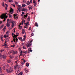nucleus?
<instances>
[{
  "label": "nucleus",
  "instance_id": "nucleus-1",
  "mask_svg": "<svg viewBox=\"0 0 75 75\" xmlns=\"http://www.w3.org/2000/svg\"><path fill=\"white\" fill-rule=\"evenodd\" d=\"M33 39H30L29 40L28 42H26L25 44L26 46L28 47H30L32 45V42H33Z\"/></svg>",
  "mask_w": 75,
  "mask_h": 75
},
{
  "label": "nucleus",
  "instance_id": "nucleus-2",
  "mask_svg": "<svg viewBox=\"0 0 75 75\" xmlns=\"http://www.w3.org/2000/svg\"><path fill=\"white\" fill-rule=\"evenodd\" d=\"M0 17L1 18H2V19H3V18H4V20L3 21L4 22H5L6 21V19L5 14H2L1 15V16H0Z\"/></svg>",
  "mask_w": 75,
  "mask_h": 75
},
{
  "label": "nucleus",
  "instance_id": "nucleus-3",
  "mask_svg": "<svg viewBox=\"0 0 75 75\" xmlns=\"http://www.w3.org/2000/svg\"><path fill=\"white\" fill-rule=\"evenodd\" d=\"M13 71V69L12 68H10L8 69H6V71L7 73H11Z\"/></svg>",
  "mask_w": 75,
  "mask_h": 75
},
{
  "label": "nucleus",
  "instance_id": "nucleus-4",
  "mask_svg": "<svg viewBox=\"0 0 75 75\" xmlns=\"http://www.w3.org/2000/svg\"><path fill=\"white\" fill-rule=\"evenodd\" d=\"M6 55L5 54L4 55H2V54H0V58L1 59H2V58H3L4 59H6Z\"/></svg>",
  "mask_w": 75,
  "mask_h": 75
},
{
  "label": "nucleus",
  "instance_id": "nucleus-5",
  "mask_svg": "<svg viewBox=\"0 0 75 75\" xmlns=\"http://www.w3.org/2000/svg\"><path fill=\"white\" fill-rule=\"evenodd\" d=\"M18 36V35H17L16 34V35H15V34H14V36L13 37V40H14V42H16V37H17Z\"/></svg>",
  "mask_w": 75,
  "mask_h": 75
},
{
  "label": "nucleus",
  "instance_id": "nucleus-6",
  "mask_svg": "<svg viewBox=\"0 0 75 75\" xmlns=\"http://www.w3.org/2000/svg\"><path fill=\"white\" fill-rule=\"evenodd\" d=\"M26 25L25 26H24V28H28V25H29V22H27V23H24V25Z\"/></svg>",
  "mask_w": 75,
  "mask_h": 75
},
{
  "label": "nucleus",
  "instance_id": "nucleus-7",
  "mask_svg": "<svg viewBox=\"0 0 75 75\" xmlns=\"http://www.w3.org/2000/svg\"><path fill=\"white\" fill-rule=\"evenodd\" d=\"M15 23V21H12L11 22L12 25H11V26L12 27V28H13L14 26V23Z\"/></svg>",
  "mask_w": 75,
  "mask_h": 75
},
{
  "label": "nucleus",
  "instance_id": "nucleus-8",
  "mask_svg": "<svg viewBox=\"0 0 75 75\" xmlns=\"http://www.w3.org/2000/svg\"><path fill=\"white\" fill-rule=\"evenodd\" d=\"M34 6H36L37 5V2L36 1L33 0V1Z\"/></svg>",
  "mask_w": 75,
  "mask_h": 75
},
{
  "label": "nucleus",
  "instance_id": "nucleus-9",
  "mask_svg": "<svg viewBox=\"0 0 75 75\" xmlns=\"http://www.w3.org/2000/svg\"><path fill=\"white\" fill-rule=\"evenodd\" d=\"M13 9L12 8H11L10 10V13L11 14H11H13Z\"/></svg>",
  "mask_w": 75,
  "mask_h": 75
},
{
  "label": "nucleus",
  "instance_id": "nucleus-10",
  "mask_svg": "<svg viewBox=\"0 0 75 75\" xmlns=\"http://www.w3.org/2000/svg\"><path fill=\"white\" fill-rule=\"evenodd\" d=\"M13 55H14V54H16L17 53V51H13Z\"/></svg>",
  "mask_w": 75,
  "mask_h": 75
},
{
  "label": "nucleus",
  "instance_id": "nucleus-11",
  "mask_svg": "<svg viewBox=\"0 0 75 75\" xmlns=\"http://www.w3.org/2000/svg\"><path fill=\"white\" fill-rule=\"evenodd\" d=\"M4 37L3 35H1V41H4V40H3V38Z\"/></svg>",
  "mask_w": 75,
  "mask_h": 75
},
{
  "label": "nucleus",
  "instance_id": "nucleus-12",
  "mask_svg": "<svg viewBox=\"0 0 75 75\" xmlns=\"http://www.w3.org/2000/svg\"><path fill=\"white\" fill-rule=\"evenodd\" d=\"M18 67V64H16L15 65V66L14 67V69H16V68H17V67Z\"/></svg>",
  "mask_w": 75,
  "mask_h": 75
},
{
  "label": "nucleus",
  "instance_id": "nucleus-13",
  "mask_svg": "<svg viewBox=\"0 0 75 75\" xmlns=\"http://www.w3.org/2000/svg\"><path fill=\"white\" fill-rule=\"evenodd\" d=\"M9 22H7L6 24V25L7 27H9V26H10V25L9 24Z\"/></svg>",
  "mask_w": 75,
  "mask_h": 75
},
{
  "label": "nucleus",
  "instance_id": "nucleus-14",
  "mask_svg": "<svg viewBox=\"0 0 75 75\" xmlns=\"http://www.w3.org/2000/svg\"><path fill=\"white\" fill-rule=\"evenodd\" d=\"M27 9L26 8H23L22 10V11H27Z\"/></svg>",
  "mask_w": 75,
  "mask_h": 75
},
{
  "label": "nucleus",
  "instance_id": "nucleus-15",
  "mask_svg": "<svg viewBox=\"0 0 75 75\" xmlns=\"http://www.w3.org/2000/svg\"><path fill=\"white\" fill-rule=\"evenodd\" d=\"M28 15L27 14L26 15H24V16H23V18H26L27 16H28Z\"/></svg>",
  "mask_w": 75,
  "mask_h": 75
},
{
  "label": "nucleus",
  "instance_id": "nucleus-16",
  "mask_svg": "<svg viewBox=\"0 0 75 75\" xmlns=\"http://www.w3.org/2000/svg\"><path fill=\"white\" fill-rule=\"evenodd\" d=\"M35 26H37V27H38V23L37 22L35 23Z\"/></svg>",
  "mask_w": 75,
  "mask_h": 75
},
{
  "label": "nucleus",
  "instance_id": "nucleus-17",
  "mask_svg": "<svg viewBox=\"0 0 75 75\" xmlns=\"http://www.w3.org/2000/svg\"><path fill=\"white\" fill-rule=\"evenodd\" d=\"M30 16H28V18H27V20L28 21H30Z\"/></svg>",
  "mask_w": 75,
  "mask_h": 75
},
{
  "label": "nucleus",
  "instance_id": "nucleus-18",
  "mask_svg": "<svg viewBox=\"0 0 75 75\" xmlns=\"http://www.w3.org/2000/svg\"><path fill=\"white\" fill-rule=\"evenodd\" d=\"M6 26H4V28L3 29V31H4V32H5V30L6 29Z\"/></svg>",
  "mask_w": 75,
  "mask_h": 75
},
{
  "label": "nucleus",
  "instance_id": "nucleus-19",
  "mask_svg": "<svg viewBox=\"0 0 75 75\" xmlns=\"http://www.w3.org/2000/svg\"><path fill=\"white\" fill-rule=\"evenodd\" d=\"M28 7L29 8V10H32V8L30 6H28Z\"/></svg>",
  "mask_w": 75,
  "mask_h": 75
},
{
  "label": "nucleus",
  "instance_id": "nucleus-20",
  "mask_svg": "<svg viewBox=\"0 0 75 75\" xmlns=\"http://www.w3.org/2000/svg\"><path fill=\"white\" fill-rule=\"evenodd\" d=\"M22 6L23 7H25L26 6V5L25 4H23L22 5Z\"/></svg>",
  "mask_w": 75,
  "mask_h": 75
},
{
  "label": "nucleus",
  "instance_id": "nucleus-21",
  "mask_svg": "<svg viewBox=\"0 0 75 75\" xmlns=\"http://www.w3.org/2000/svg\"><path fill=\"white\" fill-rule=\"evenodd\" d=\"M24 70L25 71L26 73H28V70L26 69V68H25L24 69Z\"/></svg>",
  "mask_w": 75,
  "mask_h": 75
},
{
  "label": "nucleus",
  "instance_id": "nucleus-22",
  "mask_svg": "<svg viewBox=\"0 0 75 75\" xmlns=\"http://www.w3.org/2000/svg\"><path fill=\"white\" fill-rule=\"evenodd\" d=\"M27 4L28 5H30V1H27Z\"/></svg>",
  "mask_w": 75,
  "mask_h": 75
},
{
  "label": "nucleus",
  "instance_id": "nucleus-23",
  "mask_svg": "<svg viewBox=\"0 0 75 75\" xmlns=\"http://www.w3.org/2000/svg\"><path fill=\"white\" fill-rule=\"evenodd\" d=\"M25 32V30L24 29H22V33H23V34H24Z\"/></svg>",
  "mask_w": 75,
  "mask_h": 75
},
{
  "label": "nucleus",
  "instance_id": "nucleus-24",
  "mask_svg": "<svg viewBox=\"0 0 75 75\" xmlns=\"http://www.w3.org/2000/svg\"><path fill=\"white\" fill-rule=\"evenodd\" d=\"M2 6L3 7H5V6L4 5V2H3L2 3Z\"/></svg>",
  "mask_w": 75,
  "mask_h": 75
},
{
  "label": "nucleus",
  "instance_id": "nucleus-25",
  "mask_svg": "<svg viewBox=\"0 0 75 75\" xmlns=\"http://www.w3.org/2000/svg\"><path fill=\"white\" fill-rule=\"evenodd\" d=\"M5 5L6 6V7H5L6 9V10H7V7H8V6L7 4H5Z\"/></svg>",
  "mask_w": 75,
  "mask_h": 75
},
{
  "label": "nucleus",
  "instance_id": "nucleus-26",
  "mask_svg": "<svg viewBox=\"0 0 75 75\" xmlns=\"http://www.w3.org/2000/svg\"><path fill=\"white\" fill-rule=\"evenodd\" d=\"M11 62V59H8V63H10V62Z\"/></svg>",
  "mask_w": 75,
  "mask_h": 75
},
{
  "label": "nucleus",
  "instance_id": "nucleus-27",
  "mask_svg": "<svg viewBox=\"0 0 75 75\" xmlns=\"http://www.w3.org/2000/svg\"><path fill=\"white\" fill-rule=\"evenodd\" d=\"M21 23L20 25H18L19 29H22V27H21Z\"/></svg>",
  "mask_w": 75,
  "mask_h": 75
},
{
  "label": "nucleus",
  "instance_id": "nucleus-28",
  "mask_svg": "<svg viewBox=\"0 0 75 75\" xmlns=\"http://www.w3.org/2000/svg\"><path fill=\"white\" fill-rule=\"evenodd\" d=\"M18 7L19 8V9H20L21 8H22V6H21L20 5H18Z\"/></svg>",
  "mask_w": 75,
  "mask_h": 75
},
{
  "label": "nucleus",
  "instance_id": "nucleus-29",
  "mask_svg": "<svg viewBox=\"0 0 75 75\" xmlns=\"http://www.w3.org/2000/svg\"><path fill=\"white\" fill-rule=\"evenodd\" d=\"M13 16L15 18H16V16H17V14H13Z\"/></svg>",
  "mask_w": 75,
  "mask_h": 75
},
{
  "label": "nucleus",
  "instance_id": "nucleus-30",
  "mask_svg": "<svg viewBox=\"0 0 75 75\" xmlns=\"http://www.w3.org/2000/svg\"><path fill=\"white\" fill-rule=\"evenodd\" d=\"M21 66L22 67H23V64L24 63L23 62H22L21 63Z\"/></svg>",
  "mask_w": 75,
  "mask_h": 75
},
{
  "label": "nucleus",
  "instance_id": "nucleus-31",
  "mask_svg": "<svg viewBox=\"0 0 75 75\" xmlns=\"http://www.w3.org/2000/svg\"><path fill=\"white\" fill-rule=\"evenodd\" d=\"M23 49H26V47L25 46V45H23Z\"/></svg>",
  "mask_w": 75,
  "mask_h": 75
},
{
  "label": "nucleus",
  "instance_id": "nucleus-32",
  "mask_svg": "<svg viewBox=\"0 0 75 75\" xmlns=\"http://www.w3.org/2000/svg\"><path fill=\"white\" fill-rule=\"evenodd\" d=\"M13 0H9L8 1L9 2V3H12V2H13Z\"/></svg>",
  "mask_w": 75,
  "mask_h": 75
},
{
  "label": "nucleus",
  "instance_id": "nucleus-33",
  "mask_svg": "<svg viewBox=\"0 0 75 75\" xmlns=\"http://www.w3.org/2000/svg\"><path fill=\"white\" fill-rule=\"evenodd\" d=\"M25 40V38H26V35L25 34V35H24V38H23Z\"/></svg>",
  "mask_w": 75,
  "mask_h": 75
},
{
  "label": "nucleus",
  "instance_id": "nucleus-34",
  "mask_svg": "<svg viewBox=\"0 0 75 75\" xmlns=\"http://www.w3.org/2000/svg\"><path fill=\"white\" fill-rule=\"evenodd\" d=\"M8 37V35H4V38H7V37Z\"/></svg>",
  "mask_w": 75,
  "mask_h": 75
},
{
  "label": "nucleus",
  "instance_id": "nucleus-35",
  "mask_svg": "<svg viewBox=\"0 0 75 75\" xmlns=\"http://www.w3.org/2000/svg\"><path fill=\"white\" fill-rule=\"evenodd\" d=\"M18 41V39H17V37H16V42H17Z\"/></svg>",
  "mask_w": 75,
  "mask_h": 75
},
{
  "label": "nucleus",
  "instance_id": "nucleus-36",
  "mask_svg": "<svg viewBox=\"0 0 75 75\" xmlns=\"http://www.w3.org/2000/svg\"><path fill=\"white\" fill-rule=\"evenodd\" d=\"M26 65L27 67H29V64L28 63H26Z\"/></svg>",
  "mask_w": 75,
  "mask_h": 75
},
{
  "label": "nucleus",
  "instance_id": "nucleus-37",
  "mask_svg": "<svg viewBox=\"0 0 75 75\" xmlns=\"http://www.w3.org/2000/svg\"><path fill=\"white\" fill-rule=\"evenodd\" d=\"M30 51L31 52H33L32 50H31V48L30 47Z\"/></svg>",
  "mask_w": 75,
  "mask_h": 75
},
{
  "label": "nucleus",
  "instance_id": "nucleus-38",
  "mask_svg": "<svg viewBox=\"0 0 75 75\" xmlns=\"http://www.w3.org/2000/svg\"><path fill=\"white\" fill-rule=\"evenodd\" d=\"M30 48H29V49H28V53H30Z\"/></svg>",
  "mask_w": 75,
  "mask_h": 75
},
{
  "label": "nucleus",
  "instance_id": "nucleus-39",
  "mask_svg": "<svg viewBox=\"0 0 75 75\" xmlns=\"http://www.w3.org/2000/svg\"><path fill=\"white\" fill-rule=\"evenodd\" d=\"M31 27L30 26V27H29V30H31Z\"/></svg>",
  "mask_w": 75,
  "mask_h": 75
},
{
  "label": "nucleus",
  "instance_id": "nucleus-40",
  "mask_svg": "<svg viewBox=\"0 0 75 75\" xmlns=\"http://www.w3.org/2000/svg\"><path fill=\"white\" fill-rule=\"evenodd\" d=\"M8 15L10 17H11L12 15L11 14H9Z\"/></svg>",
  "mask_w": 75,
  "mask_h": 75
},
{
  "label": "nucleus",
  "instance_id": "nucleus-41",
  "mask_svg": "<svg viewBox=\"0 0 75 75\" xmlns=\"http://www.w3.org/2000/svg\"><path fill=\"white\" fill-rule=\"evenodd\" d=\"M23 1L24 2V3H26V0H23Z\"/></svg>",
  "mask_w": 75,
  "mask_h": 75
},
{
  "label": "nucleus",
  "instance_id": "nucleus-42",
  "mask_svg": "<svg viewBox=\"0 0 75 75\" xmlns=\"http://www.w3.org/2000/svg\"><path fill=\"white\" fill-rule=\"evenodd\" d=\"M18 39L19 40H22V37H20H20H19Z\"/></svg>",
  "mask_w": 75,
  "mask_h": 75
},
{
  "label": "nucleus",
  "instance_id": "nucleus-43",
  "mask_svg": "<svg viewBox=\"0 0 75 75\" xmlns=\"http://www.w3.org/2000/svg\"><path fill=\"white\" fill-rule=\"evenodd\" d=\"M4 26V25H1V29L3 28Z\"/></svg>",
  "mask_w": 75,
  "mask_h": 75
},
{
  "label": "nucleus",
  "instance_id": "nucleus-44",
  "mask_svg": "<svg viewBox=\"0 0 75 75\" xmlns=\"http://www.w3.org/2000/svg\"><path fill=\"white\" fill-rule=\"evenodd\" d=\"M18 75H22V74L21 72H20L19 74H18Z\"/></svg>",
  "mask_w": 75,
  "mask_h": 75
},
{
  "label": "nucleus",
  "instance_id": "nucleus-45",
  "mask_svg": "<svg viewBox=\"0 0 75 75\" xmlns=\"http://www.w3.org/2000/svg\"><path fill=\"white\" fill-rule=\"evenodd\" d=\"M15 45H11V46L12 47H15Z\"/></svg>",
  "mask_w": 75,
  "mask_h": 75
},
{
  "label": "nucleus",
  "instance_id": "nucleus-46",
  "mask_svg": "<svg viewBox=\"0 0 75 75\" xmlns=\"http://www.w3.org/2000/svg\"><path fill=\"white\" fill-rule=\"evenodd\" d=\"M3 45L6 46L7 45V44H5V43H4V44Z\"/></svg>",
  "mask_w": 75,
  "mask_h": 75
},
{
  "label": "nucleus",
  "instance_id": "nucleus-47",
  "mask_svg": "<svg viewBox=\"0 0 75 75\" xmlns=\"http://www.w3.org/2000/svg\"><path fill=\"white\" fill-rule=\"evenodd\" d=\"M34 35V33H32V34H31V36H33Z\"/></svg>",
  "mask_w": 75,
  "mask_h": 75
},
{
  "label": "nucleus",
  "instance_id": "nucleus-48",
  "mask_svg": "<svg viewBox=\"0 0 75 75\" xmlns=\"http://www.w3.org/2000/svg\"><path fill=\"white\" fill-rule=\"evenodd\" d=\"M12 5L13 6V7H15L16 6H15V5L14 4H13Z\"/></svg>",
  "mask_w": 75,
  "mask_h": 75
},
{
  "label": "nucleus",
  "instance_id": "nucleus-49",
  "mask_svg": "<svg viewBox=\"0 0 75 75\" xmlns=\"http://www.w3.org/2000/svg\"><path fill=\"white\" fill-rule=\"evenodd\" d=\"M23 21H22L21 22V25H23Z\"/></svg>",
  "mask_w": 75,
  "mask_h": 75
},
{
  "label": "nucleus",
  "instance_id": "nucleus-50",
  "mask_svg": "<svg viewBox=\"0 0 75 75\" xmlns=\"http://www.w3.org/2000/svg\"><path fill=\"white\" fill-rule=\"evenodd\" d=\"M9 20H10V19H8L7 20V22H8V21H9Z\"/></svg>",
  "mask_w": 75,
  "mask_h": 75
},
{
  "label": "nucleus",
  "instance_id": "nucleus-51",
  "mask_svg": "<svg viewBox=\"0 0 75 75\" xmlns=\"http://www.w3.org/2000/svg\"><path fill=\"white\" fill-rule=\"evenodd\" d=\"M16 34H17V35H18H18H19V33H18V32H17L16 33Z\"/></svg>",
  "mask_w": 75,
  "mask_h": 75
},
{
  "label": "nucleus",
  "instance_id": "nucleus-52",
  "mask_svg": "<svg viewBox=\"0 0 75 75\" xmlns=\"http://www.w3.org/2000/svg\"><path fill=\"white\" fill-rule=\"evenodd\" d=\"M15 4H16L17 5L18 4V2H15Z\"/></svg>",
  "mask_w": 75,
  "mask_h": 75
},
{
  "label": "nucleus",
  "instance_id": "nucleus-53",
  "mask_svg": "<svg viewBox=\"0 0 75 75\" xmlns=\"http://www.w3.org/2000/svg\"><path fill=\"white\" fill-rule=\"evenodd\" d=\"M30 3H32V0H30Z\"/></svg>",
  "mask_w": 75,
  "mask_h": 75
},
{
  "label": "nucleus",
  "instance_id": "nucleus-54",
  "mask_svg": "<svg viewBox=\"0 0 75 75\" xmlns=\"http://www.w3.org/2000/svg\"><path fill=\"white\" fill-rule=\"evenodd\" d=\"M22 14H25V13H24V12H23V11L22 12Z\"/></svg>",
  "mask_w": 75,
  "mask_h": 75
},
{
  "label": "nucleus",
  "instance_id": "nucleus-55",
  "mask_svg": "<svg viewBox=\"0 0 75 75\" xmlns=\"http://www.w3.org/2000/svg\"><path fill=\"white\" fill-rule=\"evenodd\" d=\"M8 31H7L6 32V34H7V35H8Z\"/></svg>",
  "mask_w": 75,
  "mask_h": 75
},
{
  "label": "nucleus",
  "instance_id": "nucleus-56",
  "mask_svg": "<svg viewBox=\"0 0 75 75\" xmlns=\"http://www.w3.org/2000/svg\"><path fill=\"white\" fill-rule=\"evenodd\" d=\"M27 52L26 51L25 52H24L23 53L25 54L26 53H27Z\"/></svg>",
  "mask_w": 75,
  "mask_h": 75
},
{
  "label": "nucleus",
  "instance_id": "nucleus-57",
  "mask_svg": "<svg viewBox=\"0 0 75 75\" xmlns=\"http://www.w3.org/2000/svg\"><path fill=\"white\" fill-rule=\"evenodd\" d=\"M8 47H7V45H6L5 47V48H8Z\"/></svg>",
  "mask_w": 75,
  "mask_h": 75
},
{
  "label": "nucleus",
  "instance_id": "nucleus-58",
  "mask_svg": "<svg viewBox=\"0 0 75 75\" xmlns=\"http://www.w3.org/2000/svg\"><path fill=\"white\" fill-rule=\"evenodd\" d=\"M9 57H10V58H11V59H12V57H11V56H10Z\"/></svg>",
  "mask_w": 75,
  "mask_h": 75
},
{
  "label": "nucleus",
  "instance_id": "nucleus-59",
  "mask_svg": "<svg viewBox=\"0 0 75 75\" xmlns=\"http://www.w3.org/2000/svg\"><path fill=\"white\" fill-rule=\"evenodd\" d=\"M13 35H14V32H13L12 34V36H13Z\"/></svg>",
  "mask_w": 75,
  "mask_h": 75
},
{
  "label": "nucleus",
  "instance_id": "nucleus-60",
  "mask_svg": "<svg viewBox=\"0 0 75 75\" xmlns=\"http://www.w3.org/2000/svg\"><path fill=\"white\" fill-rule=\"evenodd\" d=\"M11 20H10L9 21V23H11Z\"/></svg>",
  "mask_w": 75,
  "mask_h": 75
},
{
  "label": "nucleus",
  "instance_id": "nucleus-61",
  "mask_svg": "<svg viewBox=\"0 0 75 75\" xmlns=\"http://www.w3.org/2000/svg\"><path fill=\"white\" fill-rule=\"evenodd\" d=\"M15 28H14V32H15V31H16V30H15Z\"/></svg>",
  "mask_w": 75,
  "mask_h": 75
},
{
  "label": "nucleus",
  "instance_id": "nucleus-62",
  "mask_svg": "<svg viewBox=\"0 0 75 75\" xmlns=\"http://www.w3.org/2000/svg\"><path fill=\"white\" fill-rule=\"evenodd\" d=\"M22 53H21V56H22Z\"/></svg>",
  "mask_w": 75,
  "mask_h": 75
},
{
  "label": "nucleus",
  "instance_id": "nucleus-63",
  "mask_svg": "<svg viewBox=\"0 0 75 75\" xmlns=\"http://www.w3.org/2000/svg\"><path fill=\"white\" fill-rule=\"evenodd\" d=\"M2 23V21H1L0 22V24H1V23Z\"/></svg>",
  "mask_w": 75,
  "mask_h": 75
},
{
  "label": "nucleus",
  "instance_id": "nucleus-64",
  "mask_svg": "<svg viewBox=\"0 0 75 75\" xmlns=\"http://www.w3.org/2000/svg\"><path fill=\"white\" fill-rule=\"evenodd\" d=\"M25 60H23V62H24V63H25Z\"/></svg>",
  "mask_w": 75,
  "mask_h": 75
}]
</instances>
